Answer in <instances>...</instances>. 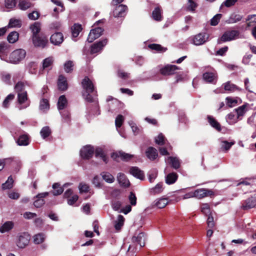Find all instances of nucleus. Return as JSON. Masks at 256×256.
Returning a JSON list of instances; mask_svg holds the SVG:
<instances>
[{
  "label": "nucleus",
  "mask_w": 256,
  "mask_h": 256,
  "mask_svg": "<svg viewBox=\"0 0 256 256\" xmlns=\"http://www.w3.org/2000/svg\"><path fill=\"white\" fill-rule=\"evenodd\" d=\"M14 180L12 176L8 178L7 181L2 184V188L4 190L11 188L13 186Z\"/></svg>",
  "instance_id": "51"
},
{
  "label": "nucleus",
  "mask_w": 256,
  "mask_h": 256,
  "mask_svg": "<svg viewBox=\"0 0 256 256\" xmlns=\"http://www.w3.org/2000/svg\"><path fill=\"white\" fill-rule=\"evenodd\" d=\"M246 28L252 27L256 24V14L248 15L246 18Z\"/></svg>",
  "instance_id": "29"
},
{
  "label": "nucleus",
  "mask_w": 256,
  "mask_h": 256,
  "mask_svg": "<svg viewBox=\"0 0 256 256\" xmlns=\"http://www.w3.org/2000/svg\"><path fill=\"white\" fill-rule=\"evenodd\" d=\"M178 179V175L176 173L172 172L167 175L166 178V182L168 184H173Z\"/></svg>",
  "instance_id": "30"
},
{
  "label": "nucleus",
  "mask_w": 256,
  "mask_h": 256,
  "mask_svg": "<svg viewBox=\"0 0 256 256\" xmlns=\"http://www.w3.org/2000/svg\"><path fill=\"white\" fill-rule=\"evenodd\" d=\"M242 19V16L241 15L238 14H232L230 16L228 20V22L232 24L236 23L241 20Z\"/></svg>",
  "instance_id": "50"
},
{
  "label": "nucleus",
  "mask_w": 256,
  "mask_h": 256,
  "mask_svg": "<svg viewBox=\"0 0 256 256\" xmlns=\"http://www.w3.org/2000/svg\"><path fill=\"white\" fill-rule=\"evenodd\" d=\"M128 10L126 6L120 4L116 6L113 12V16L115 18L123 17L125 16V12Z\"/></svg>",
  "instance_id": "13"
},
{
  "label": "nucleus",
  "mask_w": 256,
  "mask_h": 256,
  "mask_svg": "<svg viewBox=\"0 0 256 256\" xmlns=\"http://www.w3.org/2000/svg\"><path fill=\"white\" fill-rule=\"evenodd\" d=\"M51 134V130L49 126H46L43 127L40 132V134L43 139L48 138Z\"/></svg>",
  "instance_id": "42"
},
{
  "label": "nucleus",
  "mask_w": 256,
  "mask_h": 256,
  "mask_svg": "<svg viewBox=\"0 0 256 256\" xmlns=\"http://www.w3.org/2000/svg\"><path fill=\"white\" fill-rule=\"evenodd\" d=\"M14 96L13 94H8L4 100L2 106L4 108H8L10 105V102L14 98Z\"/></svg>",
  "instance_id": "53"
},
{
  "label": "nucleus",
  "mask_w": 256,
  "mask_h": 256,
  "mask_svg": "<svg viewBox=\"0 0 256 256\" xmlns=\"http://www.w3.org/2000/svg\"><path fill=\"white\" fill-rule=\"evenodd\" d=\"M224 86V90L229 92H233L236 90H242V88H239L236 85L231 83L230 82H228L222 85Z\"/></svg>",
  "instance_id": "25"
},
{
  "label": "nucleus",
  "mask_w": 256,
  "mask_h": 256,
  "mask_svg": "<svg viewBox=\"0 0 256 256\" xmlns=\"http://www.w3.org/2000/svg\"><path fill=\"white\" fill-rule=\"evenodd\" d=\"M256 206V198H250L246 200L242 205L244 210H248L254 208Z\"/></svg>",
  "instance_id": "21"
},
{
  "label": "nucleus",
  "mask_w": 256,
  "mask_h": 256,
  "mask_svg": "<svg viewBox=\"0 0 256 256\" xmlns=\"http://www.w3.org/2000/svg\"><path fill=\"white\" fill-rule=\"evenodd\" d=\"M16 4V0H5V6L8 8H12Z\"/></svg>",
  "instance_id": "63"
},
{
  "label": "nucleus",
  "mask_w": 256,
  "mask_h": 256,
  "mask_svg": "<svg viewBox=\"0 0 256 256\" xmlns=\"http://www.w3.org/2000/svg\"><path fill=\"white\" fill-rule=\"evenodd\" d=\"M226 120L229 124H233L236 123L239 119L236 114V112L233 110L226 116Z\"/></svg>",
  "instance_id": "28"
},
{
  "label": "nucleus",
  "mask_w": 256,
  "mask_h": 256,
  "mask_svg": "<svg viewBox=\"0 0 256 256\" xmlns=\"http://www.w3.org/2000/svg\"><path fill=\"white\" fill-rule=\"evenodd\" d=\"M209 36L206 32H200L190 38V42L195 46H201L208 41Z\"/></svg>",
  "instance_id": "5"
},
{
  "label": "nucleus",
  "mask_w": 256,
  "mask_h": 256,
  "mask_svg": "<svg viewBox=\"0 0 256 256\" xmlns=\"http://www.w3.org/2000/svg\"><path fill=\"white\" fill-rule=\"evenodd\" d=\"M68 105V100L64 95L60 96L58 102V108L60 111L63 110Z\"/></svg>",
  "instance_id": "27"
},
{
  "label": "nucleus",
  "mask_w": 256,
  "mask_h": 256,
  "mask_svg": "<svg viewBox=\"0 0 256 256\" xmlns=\"http://www.w3.org/2000/svg\"><path fill=\"white\" fill-rule=\"evenodd\" d=\"M50 40L54 45H58L64 40L63 35L61 32H56L52 35Z\"/></svg>",
  "instance_id": "19"
},
{
  "label": "nucleus",
  "mask_w": 256,
  "mask_h": 256,
  "mask_svg": "<svg viewBox=\"0 0 256 256\" xmlns=\"http://www.w3.org/2000/svg\"><path fill=\"white\" fill-rule=\"evenodd\" d=\"M180 68L176 66L168 64L160 69V72L163 76H170L176 73V71Z\"/></svg>",
  "instance_id": "6"
},
{
  "label": "nucleus",
  "mask_w": 256,
  "mask_h": 256,
  "mask_svg": "<svg viewBox=\"0 0 256 256\" xmlns=\"http://www.w3.org/2000/svg\"><path fill=\"white\" fill-rule=\"evenodd\" d=\"M122 203L121 201L118 200H114L112 202V207L114 210L118 211L120 212V210L122 209Z\"/></svg>",
  "instance_id": "44"
},
{
  "label": "nucleus",
  "mask_w": 256,
  "mask_h": 256,
  "mask_svg": "<svg viewBox=\"0 0 256 256\" xmlns=\"http://www.w3.org/2000/svg\"><path fill=\"white\" fill-rule=\"evenodd\" d=\"M74 64L72 61L68 60L64 64V69L66 72L68 73L73 70Z\"/></svg>",
  "instance_id": "54"
},
{
  "label": "nucleus",
  "mask_w": 256,
  "mask_h": 256,
  "mask_svg": "<svg viewBox=\"0 0 256 256\" xmlns=\"http://www.w3.org/2000/svg\"><path fill=\"white\" fill-rule=\"evenodd\" d=\"M146 238V236L145 233L141 232L138 234H135L132 237V240H142V239Z\"/></svg>",
  "instance_id": "64"
},
{
  "label": "nucleus",
  "mask_w": 256,
  "mask_h": 256,
  "mask_svg": "<svg viewBox=\"0 0 256 256\" xmlns=\"http://www.w3.org/2000/svg\"><path fill=\"white\" fill-rule=\"evenodd\" d=\"M70 183H66L63 185V187H60V184L58 183H54L53 184L52 187L54 189L52 194L54 196L60 195L64 192V188H66L68 186H70Z\"/></svg>",
  "instance_id": "18"
},
{
  "label": "nucleus",
  "mask_w": 256,
  "mask_h": 256,
  "mask_svg": "<svg viewBox=\"0 0 256 256\" xmlns=\"http://www.w3.org/2000/svg\"><path fill=\"white\" fill-rule=\"evenodd\" d=\"M158 171L156 169L152 170L148 174V180L150 182H153L157 177Z\"/></svg>",
  "instance_id": "57"
},
{
  "label": "nucleus",
  "mask_w": 256,
  "mask_h": 256,
  "mask_svg": "<svg viewBox=\"0 0 256 256\" xmlns=\"http://www.w3.org/2000/svg\"><path fill=\"white\" fill-rule=\"evenodd\" d=\"M155 142L158 145L162 146L165 144V138L164 136L162 134H160L158 136L155 138Z\"/></svg>",
  "instance_id": "56"
},
{
  "label": "nucleus",
  "mask_w": 256,
  "mask_h": 256,
  "mask_svg": "<svg viewBox=\"0 0 256 256\" xmlns=\"http://www.w3.org/2000/svg\"><path fill=\"white\" fill-rule=\"evenodd\" d=\"M222 16L221 14L215 15L210 20V24L214 26H216L218 24Z\"/></svg>",
  "instance_id": "60"
},
{
  "label": "nucleus",
  "mask_w": 256,
  "mask_h": 256,
  "mask_svg": "<svg viewBox=\"0 0 256 256\" xmlns=\"http://www.w3.org/2000/svg\"><path fill=\"white\" fill-rule=\"evenodd\" d=\"M168 204V200L166 198H160L154 200L152 206V207H156L158 208H164Z\"/></svg>",
  "instance_id": "15"
},
{
  "label": "nucleus",
  "mask_w": 256,
  "mask_h": 256,
  "mask_svg": "<svg viewBox=\"0 0 256 256\" xmlns=\"http://www.w3.org/2000/svg\"><path fill=\"white\" fill-rule=\"evenodd\" d=\"M162 190V183L159 182L154 187L150 188V192L152 194H156L161 193Z\"/></svg>",
  "instance_id": "35"
},
{
  "label": "nucleus",
  "mask_w": 256,
  "mask_h": 256,
  "mask_svg": "<svg viewBox=\"0 0 256 256\" xmlns=\"http://www.w3.org/2000/svg\"><path fill=\"white\" fill-rule=\"evenodd\" d=\"M149 48L152 50H156L160 52H165L166 50V48L162 47L160 45L155 44L149 45Z\"/></svg>",
  "instance_id": "55"
},
{
  "label": "nucleus",
  "mask_w": 256,
  "mask_h": 256,
  "mask_svg": "<svg viewBox=\"0 0 256 256\" xmlns=\"http://www.w3.org/2000/svg\"><path fill=\"white\" fill-rule=\"evenodd\" d=\"M124 121V117L121 114H118L115 120V124L116 128H120L122 126Z\"/></svg>",
  "instance_id": "59"
},
{
  "label": "nucleus",
  "mask_w": 256,
  "mask_h": 256,
  "mask_svg": "<svg viewBox=\"0 0 256 256\" xmlns=\"http://www.w3.org/2000/svg\"><path fill=\"white\" fill-rule=\"evenodd\" d=\"M19 34L16 32H12L8 35L7 37L8 40L10 43H14L18 38Z\"/></svg>",
  "instance_id": "36"
},
{
  "label": "nucleus",
  "mask_w": 256,
  "mask_h": 256,
  "mask_svg": "<svg viewBox=\"0 0 256 256\" xmlns=\"http://www.w3.org/2000/svg\"><path fill=\"white\" fill-rule=\"evenodd\" d=\"M78 189L80 193L86 192L88 191L89 186L84 182H80L78 186Z\"/></svg>",
  "instance_id": "61"
},
{
  "label": "nucleus",
  "mask_w": 256,
  "mask_h": 256,
  "mask_svg": "<svg viewBox=\"0 0 256 256\" xmlns=\"http://www.w3.org/2000/svg\"><path fill=\"white\" fill-rule=\"evenodd\" d=\"M53 62L54 59L52 57H48L45 58L42 62V68L44 70L45 68H50Z\"/></svg>",
  "instance_id": "48"
},
{
  "label": "nucleus",
  "mask_w": 256,
  "mask_h": 256,
  "mask_svg": "<svg viewBox=\"0 0 256 256\" xmlns=\"http://www.w3.org/2000/svg\"><path fill=\"white\" fill-rule=\"evenodd\" d=\"M130 172L134 176L140 180H143L144 178V172L138 167H132L130 170Z\"/></svg>",
  "instance_id": "17"
},
{
  "label": "nucleus",
  "mask_w": 256,
  "mask_h": 256,
  "mask_svg": "<svg viewBox=\"0 0 256 256\" xmlns=\"http://www.w3.org/2000/svg\"><path fill=\"white\" fill-rule=\"evenodd\" d=\"M107 42V40L104 39L94 43L91 46L90 53L92 54H94L100 52L106 44Z\"/></svg>",
  "instance_id": "9"
},
{
  "label": "nucleus",
  "mask_w": 256,
  "mask_h": 256,
  "mask_svg": "<svg viewBox=\"0 0 256 256\" xmlns=\"http://www.w3.org/2000/svg\"><path fill=\"white\" fill-rule=\"evenodd\" d=\"M166 161H170L172 167L175 169H178L180 166L179 160L176 157H168Z\"/></svg>",
  "instance_id": "33"
},
{
  "label": "nucleus",
  "mask_w": 256,
  "mask_h": 256,
  "mask_svg": "<svg viewBox=\"0 0 256 256\" xmlns=\"http://www.w3.org/2000/svg\"><path fill=\"white\" fill-rule=\"evenodd\" d=\"M33 43L34 46L44 48L48 42V38L45 36H32Z\"/></svg>",
  "instance_id": "12"
},
{
  "label": "nucleus",
  "mask_w": 256,
  "mask_h": 256,
  "mask_svg": "<svg viewBox=\"0 0 256 256\" xmlns=\"http://www.w3.org/2000/svg\"><path fill=\"white\" fill-rule=\"evenodd\" d=\"M226 104L230 108L236 106L238 104V100L236 98L227 97L226 99Z\"/></svg>",
  "instance_id": "52"
},
{
  "label": "nucleus",
  "mask_w": 256,
  "mask_h": 256,
  "mask_svg": "<svg viewBox=\"0 0 256 256\" xmlns=\"http://www.w3.org/2000/svg\"><path fill=\"white\" fill-rule=\"evenodd\" d=\"M100 175L103 180L108 183L112 184L114 181V178L108 172H102L100 174Z\"/></svg>",
  "instance_id": "31"
},
{
  "label": "nucleus",
  "mask_w": 256,
  "mask_h": 256,
  "mask_svg": "<svg viewBox=\"0 0 256 256\" xmlns=\"http://www.w3.org/2000/svg\"><path fill=\"white\" fill-rule=\"evenodd\" d=\"M147 158L151 160H154L158 156L157 150L153 147H149L146 152Z\"/></svg>",
  "instance_id": "22"
},
{
  "label": "nucleus",
  "mask_w": 256,
  "mask_h": 256,
  "mask_svg": "<svg viewBox=\"0 0 256 256\" xmlns=\"http://www.w3.org/2000/svg\"><path fill=\"white\" fill-rule=\"evenodd\" d=\"M22 25L20 20L12 18L10 19L8 23V27L10 28H20Z\"/></svg>",
  "instance_id": "39"
},
{
  "label": "nucleus",
  "mask_w": 256,
  "mask_h": 256,
  "mask_svg": "<svg viewBox=\"0 0 256 256\" xmlns=\"http://www.w3.org/2000/svg\"><path fill=\"white\" fill-rule=\"evenodd\" d=\"M208 121L212 126L216 128L218 131L221 130L220 126L219 123L212 116H208Z\"/></svg>",
  "instance_id": "40"
},
{
  "label": "nucleus",
  "mask_w": 256,
  "mask_h": 256,
  "mask_svg": "<svg viewBox=\"0 0 256 256\" xmlns=\"http://www.w3.org/2000/svg\"><path fill=\"white\" fill-rule=\"evenodd\" d=\"M14 226V222L12 221H7L0 226V232L4 233L9 232Z\"/></svg>",
  "instance_id": "26"
},
{
  "label": "nucleus",
  "mask_w": 256,
  "mask_h": 256,
  "mask_svg": "<svg viewBox=\"0 0 256 256\" xmlns=\"http://www.w3.org/2000/svg\"><path fill=\"white\" fill-rule=\"evenodd\" d=\"M124 222V218L122 215H118L117 220L115 221L114 228L118 230L121 229L123 226Z\"/></svg>",
  "instance_id": "34"
},
{
  "label": "nucleus",
  "mask_w": 256,
  "mask_h": 256,
  "mask_svg": "<svg viewBox=\"0 0 256 256\" xmlns=\"http://www.w3.org/2000/svg\"><path fill=\"white\" fill-rule=\"evenodd\" d=\"M117 180L120 185L123 187H128L130 185L129 180L126 178V176L122 173L120 172L118 174Z\"/></svg>",
  "instance_id": "20"
},
{
  "label": "nucleus",
  "mask_w": 256,
  "mask_h": 256,
  "mask_svg": "<svg viewBox=\"0 0 256 256\" xmlns=\"http://www.w3.org/2000/svg\"><path fill=\"white\" fill-rule=\"evenodd\" d=\"M240 38V32L238 30H227L218 39V44H222L226 42L232 41Z\"/></svg>",
  "instance_id": "3"
},
{
  "label": "nucleus",
  "mask_w": 256,
  "mask_h": 256,
  "mask_svg": "<svg viewBox=\"0 0 256 256\" xmlns=\"http://www.w3.org/2000/svg\"><path fill=\"white\" fill-rule=\"evenodd\" d=\"M10 52L9 46L4 42L0 43V58L8 62L16 64L23 60L26 56V52L23 49H17L8 56Z\"/></svg>",
  "instance_id": "1"
},
{
  "label": "nucleus",
  "mask_w": 256,
  "mask_h": 256,
  "mask_svg": "<svg viewBox=\"0 0 256 256\" xmlns=\"http://www.w3.org/2000/svg\"><path fill=\"white\" fill-rule=\"evenodd\" d=\"M217 74L215 72H206L202 75L204 80L210 83H216L217 80Z\"/></svg>",
  "instance_id": "16"
},
{
  "label": "nucleus",
  "mask_w": 256,
  "mask_h": 256,
  "mask_svg": "<svg viewBox=\"0 0 256 256\" xmlns=\"http://www.w3.org/2000/svg\"><path fill=\"white\" fill-rule=\"evenodd\" d=\"M95 154L96 157L100 158L104 162L107 163V158L104 154L102 148H96L95 150Z\"/></svg>",
  "instance_id": "41"
},
{
  "label": "nucleus",
  "mask_w": 256,
  "mask_h": 256,
  "mask_svg": "<svg viewBox=\"0 0 256 256\" xmlns=\"http://www.w3.org/2000/svg\"><path fill=\"white\" fill-rule=\"evenodd\" d=\"M94 149L90 145H88L84 146L80 151V154L82 158L84 159H89L91 158L94 153Z\"/></svg>",
  "instance_id": "7"
},
{
  "label": "nucleus",
  "mask_w": 256,
  "mask_h": 256,
  "mask_svg": "<svg viewBox=\"0 0 256 256\" xmlns=\"http://www.w3.org/2000/svg\"><path fill=\"white\" fill-rule=\"evenodd\" d=\"M82 28L80 24H75L72 28V36L74 38H76L81 32Z\"/></svg>",
  "instance_id": "38"
},
{
  "label": "nucleus",
  "mask_w": 256,
  "mask_h": 256,
  "mask_svg": "<svg viewBox=\"0 0 256 256\" xmlns=\"http://www.w3.org/2000/svg\"><path fill=\"white\" fill-rule=\"evenodd\" d=\"M30 100H28L26 92H19L18 94L16 108L22 110L28 107Z\"/></svg>",
  "instance_id": "4"
},
{
  "label": "nucleus",
  "mask_w": 256,
  "mask_h": 256,
  "mask_svg": "<svg viewBox=\"0 0 256 256\" xmlns=\"http://www.w3.org/2000/svg\"><path fill=\"white\" fill-rule=\"evenodd\" d=\"M194 192V198L198 199H201L214 194V192L212 190L206 188L197 189Z\"/></svg>",
  "instance_id": "8"
},
{
  "label": "nucleus",
  "mask_w": 256,
  "mask_h": 256,
  "mask_svg": "<svg viewBox=\"0 0 256 256\" xmlns=\"http://www.w3.org/2000/svg\"><path fill=\"white\" fill-rule=\"evenodd\" d=\"M48 192L40 193L34 197V205L36 208L42 206L45 203L44 198L48 195Z\"/></svg>",
  "instance_id": "11"
},
{
  "label": "nucleus",
  "mask_w": 256,
  "mask_h": 256,
  "mask_svg": "<svg viewBox=\"0 0 256 256\" xmlns=\"http://www.w3.org/2000/svg\"><path fill=\"white\" fill-rule=\"evenodd\" d=\"M134 157V156L129 154L125 153L123 152H114L112 154V158L114 160H116L117 158H120L122 160L128 161L130 160L132 158Z\"/></svg>",
  "instance_id": "14"
},
{
  "label": "nucleus",
  "mask_w": 256,
  "mask_h": 256,
  "mask_svg": "<svg viewBox=\"0 0 256 256\" xmlns=\"http://www.w3.org/2000/svg\"><path fill=\"white\" fill-rule=\"evenodd\" d=\"M30 28L33 34V36H38L37 34L40 30V24L38 22H34L30 26Z\"/></svg>",
  "instance_id": "46"
},
{
  "label": "nucleus",
  "mask_w": 256,
  "mask_h": 256,
  "mask_svg": "<svg viewBox=\"0 0 256 256\" xmlns=\"http://www.w3.org/2000/svg\"><path fill=\"white\" fill-rule=\"evenodd\" d=\"M234 142H228L226 140H222L220 143V149L223 152H226L230 149Z\"/></svg>",
  "instance_id": "37"
},
{
  "label": "nucleus",
  "mask_w": 256,
  "mask_h": 256,
  "mask_svg": "<svg viewBox=\"0 0 256 256\" xmlns=\"http://www.w3.org/2000/svg\"><path fill=\"white\" fill-rule=\"evenodd\" d=\"M102 32L103 30L100 27L92 30L88 36V42H92L96 38H99L102 34Z\"/></svg>",
  "instance_id": "10"
},
{
  "label": "nucleus",
  "mask_w": 256,
  "mask_h": 256,
  "mask_svg": "<svg viewBox=\"0 0 256 256\" xmlns=\"http://www.w3.org/2000/svg\"><path fill=\"white\" fill-rule=\"evenodd\" d=\"M16 143L20 146H28L30 144L29 136L27 134L20 136L16 140Z\"/></svg>",
  "instance_id": "23"
},
{
  "label": "nucleus",
  "mask_w": 256,
  "mask_h": 256,
  "mask_svg": "<svg viewBox=\"0 0 256 256\" xmlns=\"http://www.w3.org/2000/svg\"><path fill=\"white\" fill-rule=\"evenodd\" d=\"M78 196L76 194H74L68 198V204L70 206H73L78 200Z\"/></svg>",
  "instance_id": "62"
},
{
  "label": "nucleus",
  "mask_w": 256,
  "mask_h": 256,
  "mask_svg": "<svg viewBox=\"0 0 256 256\" xmlns=\"http://www.w3.org/2000/svg\"><path fill=\"white\" fill-rule=\"evenodd\" d=\"M246 107V106L245 105H242L234 110V112H236V114L238 116V118L239 120H241V117L242 116L245 114Z\"/></svg>",
  "instance_id": "43"
},
{
  "label": "nucleus",
  "mask_w": 256,
  "mask_h": 256,
  "mask_svg": "<svg viewBox=\"0 0 256 256\" xmlns=\"http://www.w3.org/2000/svg\"><path fill=\"white\" fill-rule=\"evenodd\" d=\"M31 3L25 0H21L18 4L19 8L23 10H25L31 6Z\"/></svg>",
  "instance_id": "47"
},
{
  "label": "nucleus",
  "mask_w": 256,
  "mask_h": 256,
  "mask_svg": "<svg viewBox=\"0 0 256 256\" xmlns=\"http://www.w3.org/2000/svg\"><path fill=\"white\" fill-rule=\"evenodd\" d=\"M153 18L156 21H160L162 20V10L159 7L154 8L152 12Z\"/></svg>",
  "instance_id": "32"
},
{
  "label": "nucleus",
  "mask_w": 256,
  "mask_h": 256,
  "mask_svg": "<svg viewBox=\"0 0 256 256\" xmlns=\"http://www.w3.org/2000/svg\"><path fill=\"white\" fill-rule=\"evenodd\" d=\"M82 88L84 90L82 94L84 98L88 102H92L93 100V98L90 95V94L95 92L92 82L88 77H85L82 80Z\"/></svg>",
  "instance_id": "2"
},
{
  "label": "nucleus",
  "mask_w": 256,
  "mask_h": 256,
  "mask_svg": "<svg viewBox=\"0 0 256 256\" xmlns=\"http://www.w3.org/2000/svg\"><path fill=\"white\" fill-rule=\"evenodd\" d=\"M58 89L61 90H65L68 88V83L66 79L63 76H60L58 82Z\"/></svg>",
  "instance_id": "24"
},
{
  "label": "nucleus",
  "mask_w": 256,
  "mask_h": 256,
  "mask_svg": "<svg viewBox=\"0 0 256 256\" xmlns=\"http://www.w3.org/2000/svg\"><path fill=\"white\" fill-rule=\"evenodd\" d=\"M49 108L50 105L48 100L44 98L40 102V109L43 112H46L49 110Z\"/></svg>",
  "instance_id": "45"
},
{
  "label": "nucleus",
  "mask_w": 256,
  "mask_h": 256,
  "mask_svg": "<svg viewBox=\"0 0 256 256\" xmlns=\"http://www.w3.org/2000/svg\"><path fill=\"white\" fill-rule=\"evenodd\" d=\"M201 212L206 215L210 214V207L208 204H202L201 206Z\"/></svg>",
  "instance_id": "58"
},
{
  "label": "nucleus",
  "mask_w": 256,
  "mask_h": 256,
  "mask_svg": "<svg viewBox=\"0 0 256 256\" xmlns=\"http://www.w3.org/2000/svg\"><path fill=\"white\" fill-rule=\"evenodd\" d=\"M188 6L186 10L191 12H194L198 6L197 4L192 0H188Z\"/></svg>",
  "instance_id": "49"
}]
</instances>
